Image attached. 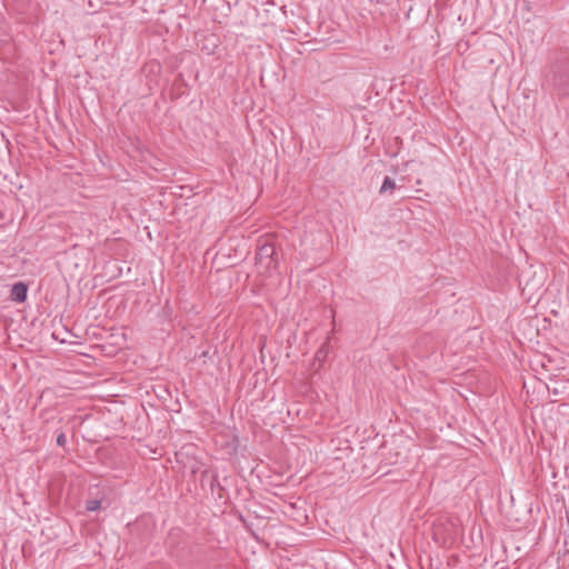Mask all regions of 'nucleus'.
<instances>
[{"instance_id": "obj_1", "label": "nucleus", "mask_w": 569, "mask_h": 569, "mask_svg": "<svg viewBox=\"0 0 569 569\" xmlns=\"http://www.w3.org/2000/svg\"><path fill=\"white\" fill-rule=\"evenodd\" d=\"M276 248L271 243L260 244L256 254L258 272L271 276L277 270Z\"/></svg>"}, {"instance_id": "obj_2", "label": "nucleus", "mask_w": 569, "mask_h": 569, "mask_svg": "<svg viewBox=\"0 0 569 569\" xmlns=\"http://www.w3.org/2000/svg\"><path fill=\"white\" fill-rule=\"evenodd\" d=\"M28 288L24 283L18 282L12 286L11 298L17 302H23L27 298Z\"/></svg>"}, {"instance_id": "obj_3", "label": "nucleus", "mask_w": 569, "mask_h": 569, "mask_svg": "<svg viewBox=\"0 0 569 569\" xmlns=\"http://www.w3.org/2000/svg\"><path fill=\"white\" fill-rule=\"evenodd\" d=\"M397 188L396 181L390 177H386L380 188V193L392 192Z\"/></svg>"}, {"instance_id": "obj_4", "label": "nucleus", "mask_w": 569, "mask_h": 569, "mask_svg": "<svg viewBox=\"0 0 569 569\" xmlns=\"http://www.w3.org/2000/svg\"><path fill=\"white\" fill-rule=\"evenodd\" d=\"M100 506H101L100 500H96V499L94 500H89L87 502V510L88 511H96V510H98L100 508Z\"/></svg>"}, {"instance_id": "obj_5", "label": "nucleus", "mask_w": 569, "mask_h": 569, "mask_svg": "<svg viewBox=\"0 0 569 569\" xmlns=\"http://www.w3.org/2000/svg\"><path fill=\"white\" fill-rule=\"evenodd\" d=\"M326 357V350H325V346H322L317 352H316V358L318 360H321Z\"/></svg>"}, {"instance_id": "obj_6", "label": "nucleus", "mask_w": 569, "mask_h": 569, "mask_svg": "<svg viewBox=\"0 0 569 569\" xmlns=\"http://www.w3.org/2000/svg\"><path fill=\"white\" fill-rule=\"evenodd\" d=\"M57 443H58L59 446H64V443H66V436H64V433H62V432H61V433L57 437Z\"/></svg>"}]
</instances>
